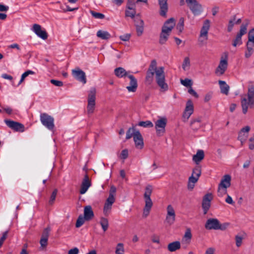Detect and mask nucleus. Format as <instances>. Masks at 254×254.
Segmentation results:
<instances>
[{
    "label": "nucleus",
    "instance_id": "nucleus-27",
    "mask_svg": "<svg viewBox=\"0 0 254 254\" xmlns=\"http://www.w3.org/2000/svg\"><path fill=\"white\" fill-rule=\"evenodd\" d=\"M135 26L137 35L139 36L142 35L143 32V21L139 18H136L135 20Z\"/></svg>",
    "mask_w": 254,
    "mask_h": 254
},
{
    "label": "nucleus",
    "instance_id": "nucleus-10",
    "mask_svg": "<svg viewBox=\"0 0 254 254\" xmlns=\"http://www.w3.org/2000/svg\"><path fill=\"white\" fill-rule=\"evenodd\" d=\"M167 122L165 118H162L155 122V127L157 135L162 136L165 133Z\"/></svg>",
    "mask_w": 254,
    "mask_h": 254
},
{
    "label": "nucleus",
    "instance_id": "nucleus-22",
    "mask_svg": "<svg viewBox=\"0 0 254 254\" xmlns=\"http://www.w3.org/2000/svg\"><path fill=\"white\" fill-rule=\"evenodd\" d=\"M175 20L174 18H170L167 20L162 27V29L171 32L172 29L175 26Z\"/></svg>",
    "mask_w": 254,
    "mask_h": 254
},
{
    "label": "nucleus",
    "instance_id": "nucleus-21",
    "mask_svg": "<svg viewBox=\"0 0 254 254\" xmlns=\"http://www.w3.org/2000/svg\"><path fill=\"white\" fill-rule=\"evenodd\" d=\"M133 140L136 148L140 149H141L143 148V139L139 130L136 132V133L133 137Z\"/></svg>",
    "mask_w": 254,
    "mask_h": 254
},
{
    "label": "nucleus",
    "instance_id": "nucleus-7",
    "mask_svg": "<svg viewBox=\"0 0 254 254\" xmlns=\"http://www.w3.org/2000/svg\"><path fill=\"white\" fill-rule=\"evenodd\" d=\"M40 121L42 125L50 130H53L55 127L54 119L46 113L40 115Z\"/></svg>",
    "mask_w": 254,
    "mask_h": 254
},
{
    "label": "nucleus",
    "instance_id": "nucleus-29",
    "mask_svg": "<svg viewBox=\"0 0 254 254\" xmlns=\"http://www.w3.org/2000/svg\"><path fill=\"white\" fill-rule=\"evenodd\" d=\"M181 248V244L179 241H175L168 244L167 249L170 252H174Z\"/></svg>",
    "mask_w": 254,
    "mask_h": 254
},
{
    "label": "nucleus",
    "instance_id": "nucleus-15",
    "mask_svg": "<svg viewBox=\"0 0 254 254\" xmlns=\"http://www.w3.org/2000/svg\"><path fill=\"white\" fill-rule=\"evenodd\" d=\"M32 31L39 37L46 40L48 38V34L46 31L44 30H42L41 25L38 24H34L33 25Z\"/></svg>",
    "mask_w": 254,
    "mask_h": 254
},
{
    "label": "nucleus",
    "instance_id": "nucleus-20",
    "mask_svg": "<svg viewBox=\"0 0 254 254\" xmlns=\"http://www.w3.org/2000/svg\"><path fill=\"white\" fill-rule=\"evenodd\" d=\"M193 112V105L192 101L189 100L186 104V106L183 114V118L188 120Z\"/></svg>",
    "mask_w": 254,
    "mask_h": 254
},
{
    "label": "nucleus",
    "instance_id": "nucleus-35",
    "mask_svg": "<svg viewBox=\"0 0 254 254\" xmlns=\"http://www.w3.org/2000/svg\"><path fill=\"white\" fill-rule=\"evenodd\" d=\"M152 205L153 203H145V205L143 209V217L146 218L148 216Z\"/></svg>",
    "mask_w": 254,
    "mask_h": 254
},
{
    "label": "nucleus",
    "instance_id": "nucleus-55",
    "mask_svg": "<svg viewBox=\"0 0 254 254\" xmlns=\"http://www.w3.org/2000/svg\"><path fill=\"white\" fill-rule=\"evenodd\" d=\"M249 148L252 150L254 149V133L249 139Z\"/></svg>",
    "mask_w": 254,
    "mask_h": 254
},
{
    "label": "nucleus",
    "instance_id": "nucleus-56",
    "mask_svg": "<svg viewBox=\"0 0 254 254\" xmlns=\"http://www.w3.org/2000/svg\"><path fill=\"white\" fill-rule=\"evenodd\" d=\"M115 201V196L112 194L109 195L105 202L113 204Z\"/></svg>",
    "mask_w": 254,
    "mask_h": 254
},
{
    "label": "nucleus",
    "instance_id": "nucleus-26",
    "mask_svg": "<svg viewBox=\"0 0 254 254\" xmlns=\"http://www.w3.org/2000/svg\"><path fill=\"white\" fill-rule=\"evenodd\" d=\"M94 217V213L90 205L86 206L84 208V217L86 220L89 221Z\"/></svg>",
    "mask_w": 254,
    "mask_h": 254
},
{
    "label": "nucleus",
    "instance_id": "nucleus-41",
    "mask_svg": "<svg viewBox=\"0 0 254 254\" xmlns=\"http://www.w3.org/2000/svg\"><path fill=\"white\" fill-rule=\"evenodd\" d=\"M127 8L129 10H127L126 11V16L130 17L131 18L134 17L136 12L134 9L133 6H127Z\"/></svg>",
    "mask_w": 254,
    "mask_h": 254
},
{
    "label": "nucleus",
    "instance_id": "nucleus-39",
    "mask_svg": "<svg viewBox=\"0 0 254 254\" xmlns=\"http://www.w3.org/2000/svg\"><path fill=\"white\" fill-rule=\"evenodd\" d=\"M100 224L101 225L102 228L104 232L106 231L109 227L108 220L107 218H101L100 222Z\"/></svg>",
    "mask_w": 254,
    "mask_h": 254
},
{
    "label": "nucleus",
    "instance_id": "nucleus-60",
    "mask_svg": "<svg viewBox=\"0 0 254 254\" xmlns=\"http://www.w3.org/2000/svg\"><path fill=\"white\" fill-rule=\"evenodd\" d=\"M61 8L63 9L64 12H66L67 11H72L75 10H77L78 8H72L70 7H69L68 5L66 6V9L64 8L63 6H61Z\"/></svg>",
    "mask_w": 254,
    "mask_h": 254
},
{
    "label": "nucleus",
    "instance_id": "nucleus-23",
    "mask_svg": "<svg viewBox=\"0 0 254 254\" xmlns=\"http://www.w3.org/2000/svg\"><path fill=\"white\" fill-rule=\"evenodd\" d=\"M153 191V187L151 185H147L145 189L144 198L145 202L147 203H153L150 198V196Z\"/></svg>",
    "mask_w": 254,
    "mask_h": 254
},
{
    "label": "nucleus",
    "instance_id": "nucleus-44",
    "mask_svg": "<svg viewBox=\"0 0 254 254\" xmlns=\"http://www.w3.org/2000/svg\"><path fill=\"white\" fill-rule=\"evenodd\" d=\"M184 18L183 17H181L179 19V21L177 25V29L179 31V33H181L183 29L184 26Z\"/></svg>",
    "mask_w": 254,
    "mask_h": 254
},
{
    "label": "nucleus",
    "instance_id": "nucleus-62",
    "mask_svg": "<svg viewBox=\"0 0 254 254\" xmlns=\"http://www.w3.org/2000/svg\"><path fill=\"white\" fill-rule=\"evenodd\" d=\"M151 241L153 243L159 244L160 243L159 237L157 235H153L151 236Z\"/></svg>",
    "mask_w": 254,
    "mask_h": 254
},
{
    "label": "nucleus",
    "instance_id": "nucleus-14",
    "mask_svg": "<svg viewBox=\"0 0 254 254\" xmlns=\"http://www.w3.org/2000/svg\"><path fill=\"white\" fill-rule=\"evenodd\" d=\"M51 231V228L48 227L44 229L42 234L41 238L40 241L41 247L42 249H44L46 248L48 244V240L50 232Z\"/></svg>",
    "mask_w": 254,
    "mask_h": 254
},
{
    "label": "nucleus",
    "instance_id": "nucleus-59",
    "mask_svg": "<svg viewBox=\"0 0 254 254\" xmlns=\"http://www.w3.org/2000/svg\"><path fill=\"white\" fill-rule=\"evenodd\" d=\"M188 92L191 94L192 96H194L196 98H198V95L197 93L191 87H190L189 90Z\"/></svg>",
    "mask_w": 254,
    "mask_h": 254
},
{
    "label": "nucleus",
    "instance_id": "nucleus-8",
    "mask_svg": "<svg viewBox=\"0 0 254 254\" xmlns=\"http://www.w3.org/2000/svg\"><path fill=\"white\" fill-rule=\"evenodd\" d=\"M166 215L165 219V223L167 225H172L176 221V213L173 206L169 204L166 208Z\"/></svg>",
    "mask_w": 254,
    "mask_h": 254
},
{
    "label": "nucleus",
    "instance_id": "nucleus-3",
    "mask_svg": "<svg viewBox=\"0 0 254 254\" xmlns=\"http://www.w3.org/2000/svg\"><path fill=\"white\" fill-rule=\"evenodd\" d=\"M231 178L229 175H225L222 178L220 184L218 185L217 193L220 197H222L227 194V189L231 185Z\"/></svg>",
    "mask_w": 254,
    "mask_h": 254
},
{
    "label": "nucleus",
    "instance_id": "nucleus-37",
    "mask_svg": "<svg viewBox=\"0 0 254 254\" xmlns=\"http://www.w3.org/2000/svg\"><path fill=\"white\" fill-rule=\"evenodd\" d=\"M248 44L254 45V28L252 29L248 33Z\"/></svg>",
    "mask_w": 254,
    "mask_h": 254
},
{
    "label": "nucleus",
    "instance_id": "nucleus-50",
    "mask_svg": "<svg viewBox=\"0 0 254 254\" xmlns=\"http://www.w3.org/2000/svg\"><path fill=\"white\" fill-rule=\"evenodd\" d=\"M254 46V45H251L250 46L249 44H247V50L245 53V56L246 58H249L252 54Z\"/></svg>",
    "mask_w": 254,
    "mask_h": 254
},
{
    "label": "nucleus",
    "instance_id": "nucleus-34",
    "mask_svg": "<svg viewBox=\"0 0 254 254\" xmlns=\"http://www.w3.org/2000/svg\"><path fill=\"white\" fill-rule=\"evenodd\" d=\"M138 131V130H136L134 127H129L126 133V139H129L131 138L132 137H134V135L136 133V132Z\"/></svg>",
    "mask_w": 254,
    "mask_h": 254
},
{
    "label": "nucleus",
    "instance_id": "nucleus-53",
    "mask_svg": "<svg viewBox=\"0 0 254 254\" xmlns=\"http://www.w3.org/2000/svg\"><path fill=\"white\" fill-rule=\"evenodd\" d=\"M35 74V72L32 70H28L25 72H24L22 75L21 79L18 83V84H20L21 83V82L24 80V79L28 76L29 74Z\"/></svg>",
    "mask_w": 254,
    "mask_h": 254
},
{
    "label": "nucleus",
    "instance_id": "nucleus-9",
    "mask_svg": "<svg viewBox=\"0 0 254 254\" xmlns=\"http://www.w3.org/2000/svg\"><path fill=\"white\" fill-rule=\"evenodd\" d=\"M188 6L194 15H198L202 11V5L196 0H186Z\"/></svg>",
    "mask_w": 254,
    "mask_h": 254
},
{
    "label": "nucleus",
    "instance_id": "nucleus-31",
    "mask_svg": "<svg viewBox=\"0 0 254 254\" xmlns=\"http://www.w3.org/2000/svg\"><path fill=\"white\" fill-rule=\"evenodd\" d=\"M204 157V152L202 150H198L196 154L194 155L192 157L193 161L196 164H198Z\"/></svg>",
    "mask_w": 254,
    "mask_h": 254
},
{
    "label": "nucleus",
    "instance_id": "nucleus-43",
    "mask_svg": "<svg viewBox=\"0 0 254 254\" xmlns=\"http://www.w3.org/2000/svg\"><path fill=\"white\" fill-rule=\"evenodd\" d=\"M138 125L144 127H153V123L150 121L140 122L138 123Z\"/></svg>",
    "mask_w": 254,
    "mask_h": 254
},
{
    "label": "nucleus",
    "instance_id": "nucleus-45",
    "mask_svg": "<svg viewBox=\"0 0 254 254\" xmlns=\"http://www.w3.org/2000/svg\"><path fill=\"white\" fill-rule=\"evenodd\" d=\"M248 238L247 233L244 231H241L239 232V247L242 245L243 240H246Z\"/></svg>",
    "mask_w": 254,
    "mask_h": 254
},
{
    "label": "nucleus",
    "instance_id": "nucleus-49",
    "mask_svg": "<svg viewBox=\"0 0 254 254\" xmlns=\"http://www.w3.org/2000/svg\"><path fill=\"white\" fill-rule=\"evenodd\" d=\"M85 220H86L85 218L82 215H80L77 219L75 224L76 227L79 228L81 227L84 224Z\"/></svg>",
    "mask_w": 254,
    "mask_h": 254
},
{
    "label": "nucleus",
    "instance_id": "nucleus-17",
    "mask_svg": "<svg viewBox=\"0 0 254 254\" xmlns=\"http://www.w3.org/2000/svg\"><path fill=\"white\" fill-rule=\"evenodd\" d=\"M250 129L251 127L249 126H247L242 128L240 130H239V140L241 141L242 145L247 140L249 136Z\"/></svg>",
    "mask_w": 254,
    "mask_h": 254
},
{
    "label": "nucleus",
    "instance_id": "nucleus-36",
    "mask_svg": "<svg viewBox=\"0 0 254 254\" xmlns=\"http://www.w3.org/2000/svg\"><path fill=\"white\" fill-rule=\"evenodd\" d=\"M190 126L194 131L197 130L201 127V123L199 120H194L191 122Z\"/></svg>",
    "mask_w": 254,
    "mask_h": 254
},
{
    "label": "nucleus",
    "instance_id": "nucleus-5",
    "mask_svg": "<svg viewBox=\"0 0 254 254\" xmlns=\"http://www.w3.org/2000/svg\"><path fill=\"white\" fill-rule=\"evenodd\" d=\"M228 67V53H224L221 56L218 66L216 68L215 73L217 76H221L226 71Z\"/></svg>",
    "mask_w": 254,
    "mask_h": 254
},
{
    "label": "nucleus",
    "instance_id": "nucleus-25",
    "mask_svg": "<svg viewBox=\"0 0 254 254\" xmlns=\"http://www.w3.org/2000/svg\"><path fill=\"white\" fill-rule=\"evenodd\" d=\"M168 0H158V3L160 6V14L162 16H166L168 11Z\"/></svg>",
    "mask_w": 254,
    "mask_h": 254
},
{
    "label": "nucleus",
    "instance_id": "nucleus-47",
    "mask_svg": "<svg viewBox=\"0 0 254 254\" xmlns=\"http://www.w3.org/2000/svg\"><path fill=\"white\" fill-rule=\"evenodd\" d=\"M90 13L91 14L93 17L96 19H102L105 18V15L101 13L97 12L96 11L91 10Z\"/></svg>",
    "mask_w": 254,
    "mask_h": 254
},
{
    "label": "nucleus",
    "instance_id": "nucleus-64",
    "mask_svg": "<svg viewBox=\"0 0 254 254\" xmlns=\"http://www.w3.org/2000/svg\"><path fill=\"white\" fill-rule=\"evenodd\" d=\"M79 253V250L77 248L70 249L68 252V254H78Z\"/></svg>",
    "mask_w": 254,
    "mask_h": 254
},
{
    "label": "nucleus",
    "instance_id": "nucleus-28",
    "mask_svg": "<svg viewBox=\"0 0 254 254\" xmlns=\"http://www.w3.org/2000/svg\"><path fill=\"white\" fill-rule=\"evenodd\" d=\"M171 33L162 29L159 37V43L161 45L165 44L168 40Z\"/></svg>",
    "mask_w": 254,
    "mask_h": 254
},
{
    "label": "nucleus",
    "instance_id": "nucleus-30",
    "mask_svg": "<svg viewBox=\"0 0 254 254\" xmlns=\"http://www.w3.org/2000/svg\"><path fill=\"white\" fill-rule=\"evenodd\" d=\"M219 84L221 92L222 94L227 95L229 91V86L223 80H219Z\"/></svg>",
    "mask_w": 254,
    "mask_h": 254
},
{
    "label": "nucleus",
    "instance_id": "nucleus-4",
    "mask_svg": "<svg viewBox=\"0 0 254 254\" xmlns=\"http://www.w3.org/2000/svg\"><path fill=\"white\" fill-rule=\"evenodd\" d=\"M228 226L227 223L221 225L217 219L209 218L206 222L205 228L207 230H224Z\"/></svg>",
    "mask_w": 254,
    "mask_h": 254
},
{
    "label": "nucleus",
    "instance_id": "nucleus-19",
    "mask_svg": "<svg viewBox=\"0 0 254 254\" xmlns=\"http://www.w3.org/2000/svg\"><path fill=\"white\" fill-rule=\"evenodd\" d=\"M213 197L211 193L205 194L203 198L202 207L203 209L204 214L207 213L210 206V201L212 199Z\"/></svg>",
    "mask_w": 254,
    "mask_h": 254
},
{
    "label": "nucleus",
    "instance_id": "nucleus-12",
    "mask_svg": "<svg viewBox=\"0 0 254 254\" xmlns=\"http://www.w3.org/2000/svg\"><path fill=\"white\" fill-rule=\"evenodd\" d=\"M210 26V21L208 19L205 20L204 22L203 26L201 29L200 35H199V41L201 42L203 41H206L208 39V32Z\"/></svg>",
    "mask_w": 254,
    "mask_h": 254
},
{
    "label": "nucleus",
    "instance_id": "nucleus-32",
    "mask_svg": "<svg viewBox=\"0 0 254 254\" xmlns=\"http://www.w3.org/2000/svg\"><path fill=\"white\" fill-rule=\"evenodd\" d=\"M198 179L195 177L190 176L189 178V181L188 183V189L192 190L194 187L195 184L197 182Z\"/></svg>",
    "mask_w": 254,
    "mask_h": 254
},
{
    "label": "nucleus",
    "instance_id": "nucleus-48",
    "mask_svg": "<svg viewBox=\"0 0 254 254\" xmlns=\"http://www.w3.org/2000/svg\"><path fill=\"white\" fill-rule=\"evenodd\" d=\"M57 192L58 190L57 189L54 190L52 192V193L49 200V204L50 205H52L54 204L57 194Z\"/></svg>",
    "mask_w": 254,
    "mask_h": 254
},
{
    "label": "nucleus",
    "instance_id": "nucleus-33",
    "mask_svg": "<svg viewBox=\"0 0 254 254\" xmlns=\"http://www.w3.org/2000/svg\"><path fill=\"white\" fill-rule=\"evenodd\" d=\"M97 36L102 39L107 40L110 38V34L107 31L99 30L97 33Z\"/></svg>",
    "mask_w": 254,
    "mask_h": 254
},
{
    "label": "nucleus",
    "instance_id": "nucleus-52",
    "mask_svg": "<svg viewBox=\"0 0 254 254\" xmlns=\"http://www.w3.org/2000/svg\"><path fill=\"white\" fill-rule=\"evenodd\" d=\"M200 175L201 170L199 167H197L193 169L191 176L195 177V178L199 179Z\"/></svg>",
    "mask_w": 254,
    "mask_h": 254
},
{
    "label": "nucleus",
    "instance_id": "nucleus-63",
    "mask_svg": "<svg viewBox=\"0 0 254 254\" xmlns=\"http://www.w3.org/2000/svg\"><path fill=\"white\" fill-rule=\"evenodd\" d=\"M192 235L190 230H188L185 234L184 237L190 241Z\"/></svg>",
    "mask_w": 254,
    "mask_h": 254
},
{
    "label": "nucleus",
    "instance_id": "nucleus-57",
    "mask_svg": "<svg viewBox=\"0 0 254 254\" xmlns=\"http://www.w3.org/2000/svg\"><path fill=\"white\" fill-rule=\"evenodd\" d=\"M51 83L54 84V85L58 87H61L63 85V83L62 81L60 80H57L55 79H51L50 81Z\"/></svg>",
    "mask_w": 254,
    "mask_h": 254
},
{
    "label": "nucleus",
    "instance_id": "nucleus-18",
    "mask_svg": "<svg viewBox=\"0 0 254 254\" xmlns=\"http://www.w3.org/2000/svg\"><path fill=\"white\" fill-rule=\"evenodd\" d=\"M127 77L129 79V85L127 86V89L128 92H134L136 91L138 84L137 79L135 77L131 74H128Z\"/></svg>",
    "mask_w": 254,
    "mask_h": 254
},
{
    "label": "nucleus",
    "instance_id": "nucleus-58",
    "mask_svg": "<svg viewBox=\"0 0 254 254\" xmlns=\"http://www.w3.org/2000/svg\"><path fill=\"white\" fill-rule=\"evenodd\" d=\"M7 234H8V231L4 232L3 233L2 237L0 238V248L2 246L4 241L6 239L7 236Z\"/></svg>",
    "mask_w": 254,
    "mask_h": 254
},
{
    "label": "nucleus",
    "instance_id": "nucleus-6",
    "mask_svg": "<svg viewBox=\"0 0 254 254\" xmlns=\"http://www.w3.org/2000/svg\"><path fill=\"white\" fill-rule=\"evenodd\" d=\"M96 89L92 88L88 94V105L87 111L88 114H91L94 112L95 106Z\"/></svg>",
    "mask_w": 254,
    "mask_h": 254
},
{
    "label": "nucleus",
    "instance_id": "nucleus-11",
    "mask_svg": "<svg viewBox=\"0 0 254 254\" xmlns=\"http://www.w3.org/2000/svg\"><path fill=\"white\" fill-rule=\"evenodd\" d=\"M4 122L8 127L15 131L22 132L24 131V125L20 123L8 119L4 120Z\"/></svg>",
    "mask_w": 254,
    "mask_h": 254
},
{
    "label": "nucleus",
    "instance_id": "nucleus-16",
    "mask_svg": "<svg viewBox=\"0 0 254 254\" xmlns=\"http://www.w3.org/2000/svg\"><path fill=\"white\" fill-rule=\"evenodd\" d=\"M91 186V180H90L88 176L86 174L82 180L79 192L80 194H84L88 190L89 187Z\"/></svg>",
    "mask_w": 254,
    "mask_h": 254
},
{
    "label": "nucleus",
    "instance_id": "nucleus-51",
    "mask_svg": "<svg viewBox=\"0 0 254 254\" xmlns=\"http://www.w3.org/2000/svg\"><path fill=\"white\" fill-rule=\"evenodd\" d=\"M112 204L105 202L104 206V209H103V211H104L105 215H109V214L110 213V212L111 211V210L112 208Z\"/></svg>",
    "mask_w": 254,
    "mask_h": 254
},
{
    "label": "nucleus",
    "instance_id": "nucleus-61",
    "mask_svg": "<svg viewBox=\"0 0 254 254\" xmlns=\"http://www.w3.org/2000/svg\"><path fill=\"white\" fill-rule=\"evenodd\" d=\"M128 157V151L127 149L122 150L121 154V157L123 159H126Z\"/></svg>",
    "mask_w": 254,
    "mask_h": 254
},
{
    "label": "nucleus",
    "instance_id": "nucleus-38",
    "mask_svg": "<svg viewBox=\"0 0 254 254\" xmlns=\"http://www.w3.org/2000/svg\"><path fill=\"white\" fill-rule=\"evenodd\" d=\"M190 60L189 57H186L184 58L183 64H182V68L185 70L186 71L190 68Z\"/></svg>",
    "mask_w": 254,
    "mask_h": 254
},
{
    "label": "nucleus",
    "instance_id": "nucleus-2",
    "mask_svg": "<svg viewBox=\"0 0 254 254\" xmlns=\"http://www.w3.org/2000/svg\"><path fill=\"white\" fill-rule=\"evenodd\" d=\"M241 106L242 113L246 114L248 108H253L254 106V86L251 85L249 87L247 95L242 96Z\"/></svg>",
    "mask_w": 254,
    "mask_h": 254
},
{
    "label": "nucleus",
    "instance_id": "nucleus-42",
    "mask_svg": "<svg viewBox=\"0 0 254 254\" xmlns=\"http://www.w3.org/2000/svg\"><path fill=\"white\" fill-rule=\"evenodd\" d=\"M248 25V22L243 23L241 25L240 30L239 32V38H240L242 36H243V35L247 33Z\"/></svg>",
    "mask_w": 254,
    "mask_h": 254
},
{
    "label": "nucleus",
    "instance_id": "nucleus-13",
    "mask_svg": "<svg viewBox=\"0 0 254 254\" xmlns=\"http://www.w3.org/2000/svg\"><path fill=\"white\" fill-rule=\"evenodd\" d=\"M72 74L73 77L77 80L83 83V84H85L86 83L85 73L79 68L77 67L72 69Z\"/></svg>",
    "mask_w": 254,
    "mask_h": 254
},
{
    "label": "nucleus",
    "instance_id": "nucleus-54",
    "mask_svg": "<svg viewBox=\"0 0 254 254\" xmlns=\"http://www.w3.org/2000/svg\"><path fill=\"white\" fill-rule=\"evenodd\" d=\"M181 83L182 85L186 87L190 86V87H191L192 84L191 80L188 78H186L184 80L181 79Z\"/></svg>",
    "mask_w": 254,
    "mask_h": 254
},
{
    "label": "nucleus",
    "instance_id": "nucleus-24",
    "mask_svg": "<svg viewBox=\"0 0 254 254\" xmlns=\"http://www.w3.org/2000/svg\"><path fill=\"white\" fill-rule=\"evenodd\" d=\"M114 73L116 76L119 78H123L127 77L128 74L131 73L130 71H126L124 68L122 67H117L115 69Z\"/></svg>",
    "mask_w": 254,
    "mask_h": 254
},
{
    "label": "nucleus",
    "instance_id": "nucleus-1",
    "mask_svg": "<svg viewBox=\"0 0 254 254\" xmlns=\"http://www.w3.org/2000/svg\"><path fill=\"white\" fill-rule=\"evenodd\" d=\"M155 74L156 82L158 85L163 91L168 89L167 84L165 82V76L164 67L161 66L157 68V63L155 60L151 61L146 73V81L151 83L153 79V76Z\"/></svg>",
    "mask_w": 254,
    "mask_h": 254
},
{
    "label": "nucleus",
    "instance_id": "nucleus-46",
    "mask_svg": "<svg viewBox=\"0 0 254 254\" xmlns=\"http://www.w3.org/2000/svg\"><path fill=\"white\" fill-rule=\"evenodd\" d=\"M125 252L124 245L122 243H119L116 247L115 253L116 254H124Z\"/></svg>",
    "mask_w": 254,
    "mask_h": 254
},
{
    "label": "nucleus",
    "instance_id": "nucleus-40",
    "mask_svg": "<svg viewBox=\"0 0 254 254\" xmlns=\"http://www.w3.org/2000/svg\"><path fill=\"white\" fill-rule=\"evenodd\" d=\"M238 23V19H236V16H234L233 19H230L229 22L228 26V32H231L233 29V27L235 24Z\"/></svg>",
    "mask_w": 254,
    "mask_h": 254
}]
</instances>
